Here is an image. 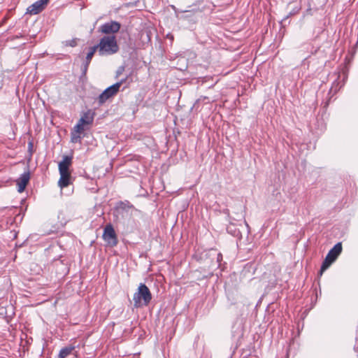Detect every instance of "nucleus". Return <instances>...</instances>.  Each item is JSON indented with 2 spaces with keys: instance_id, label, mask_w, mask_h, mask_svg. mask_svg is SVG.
I'll list each match as a JSON object with an SVG mask.
<instances>
[{
  "instance_id": "obj_7",
  "label": "nucleus",
  "mask_w": 358,
  "mask_h": 358,
  "mask_svg": "<svg viewBox=\"0 0 358 358\" xmlns=\"http://www.w3.org/2000/svg\"><path fill=\"white\" fill-rule=\"evenodd\" d=\"M89 128V127L78 122L71 131V141L73 143H81L82 138L85 136V131Z\"/></svg>"
},
{
  "instance_id": "obj_8",
  "label": "nucleus",
  "mask_w": 358,
  "mask_h": 358,
  "mask_svg": "<svg viewBox=\"0 0 358 358\" xmlns=\"http://www.w3.org/2000/svg\"><path fill=\"white\" fill-rule=\"evenodd\" d=\"M336 260V245H334L327 254L326 258L324 259L322 264L321 266V268L319 271V275H322V273L333 264V262Z\"/></svg>"
},
{
  "instance_id": "obj_16",
  "label": "nucleus",
  "mask_w": 358,
  "mask_h": 358,
  "mask_svg": "<svg viewBox=\"0 0 358 358\" xmlns=\"http://www.w3.org/2000/svg\"><path fill=\"white\" fill-rule=\"evenodd\" d=\"M343 250L342 243L337 242V257L341 255Z\"/></svg>"
},
{
  "instance_id": "obj_3",
  "label": "nucleus",
  "mask_w": 358,
  "mask_h": 358,
  "mask_svg": "<svg viewBox=\"0 0 358 358\" xmlns=\"http://www.w3.org/2000/svg\"><path fill=\"white\" fill-rule=\"evenodd\" d=\"M152 298L151 292L147 285L141 283L133 296L134 306L135 308L147 306L150 303Z\"/></svg>"
},
{
  "instance_id": "obj_1",
  "label": "nucleus",
  "mask_w": 358,
  "mask_h": 358,
  "mask_svg": "<svg viewBox=\"0 0 358 358\" xmlns=\"http://www.w3.org/2000/svg\"><path fill=\"white\" fill-rule=\"evenodd\" d=\"M72 164V157L65 155L63 159L59 163V172L60 178L58 185L61 189L68 187L72 183L71 173L69 168Z\"/></svg>"
},
{
  "instance_id": "obj_9",
  "label": "nucleus",
  "mask_w": 358,
  "mask_h": 358,
  "mask_svg": "<svg viewBox=\"0 0 358 358\" xmlns=\"http://www.w3.org/2000/svg\"><path fill=\"white\" fill-rule=\"evenodd\" d=\"M121 24L116 21H110L102 24L100 30L102 33L106 34H115L120 29Z\"/></svg>"
},
{
  "instance_id": "obj_11",
  "label": "nucleus",
  "mask_w": 358,
  "mask_h": 358,
  "mask_svg": "<svg viewBox=\"0 0 358 358\" xmlns=\"http://www.w3.org/2000/svg\"><path fill=\"white\" fill-rule=\"evenodd\" d=\"M30 180V173L29 171H27L23 173L19 178L16 180V183L17 185V190L19 192H22L27 185L29 181Z\"/></svg>"
},
{
  "instance_id": "obj_5",
  "label": "nucleus",
  "mask_w": 358,
  "mask_h": 358,
  "mask_svg": "<svg viewBox=\"0 0 358 358\" xmlns=\"http://www.w3.org/2000/svg\"><path fill=\"white\" fill-rule=\"evenodd\" d=\"M126 79L121 80L120 82L106 88L98 97L97 100L99 105L103 104L109 99L115 96L119 92L120 87L125 82Z\"/></svg>"
},
{
  "instance_id": "obj_6",
  "label": "nucleus",
  "mask_w": 358,
  "mask_h": 358,
  "mask_svg": "<svg viewBox=\"0 0 358 358\" xmlns=\"http://www.w3.org/2000/svg\"><path fill=\"white\" fill-rule=\"evenodd\" d=\"M102 237L109 247H115L118 243L117 234L111 224L106 225Z\"/></svg>"
},
{
  "instance_id": "obj_20",
  "label": "nucleus",
  "mask_w": 358,
  "mask_h": 358,
  "mask_svg": "<svg viewBox=\"0 0 358 358\" xmlns=\"http://www.w3.org/2000/svg\"><path fill=\"white\" fill-rule=\"evenodd\" d=\"M345 231L343 230L341 234V236H343L345 234Z\"/></svg>"
},
{
  "instance_id": "obj_18",
  "label": "nucleus",
  "mask_w": 358,
  "mask_h": 358,
  "mask_svg": "<svg viewBox=\"0 0 358 358\" xmlns=\"http://www.w3.org/2000/svg\"><path fill=\"white\" fill-rule=\"evenodd\" d=\"M354 350H355V352H357L358 353V336L356 337V341H355V345L354 346Z\"/></svg>"
},
{
  "instance_id": "obj_12",
  "label": "nucleus",
  "mask_w": 358,
  "mask_h": 358,
  "mask_svg": "<svg viewBox=\"0 0 358 358\" xmlns=\"http://www.w3.org/2000/svg\"><path fill=\"white\" fill-rule=\"evenodd\" d=\"M94 121V115L91 113L90 110H88L85 113H84L80 120H78L79 122L81 124H83L87 127H90Z\"/></svg>"
},
{
  "instance_id": "obj_4",
  "label": "nucleus",
  "mask_w": 358,
  "mask_h": 358,
  "mask_svg": "<svg viewBox=\"0 0 358 358\" xmlns=\"http://www.w3.org/2000/svg\"><path fill=\"white\" fill-rule=\"evenodd\" d=\"M355 52H349L345 55L343 64L341 69H337V87L341 83L340 88L343 87L348 78L350 65L352 61Z\"/></svg>"
},
{
  "instance_id": "obj_14",
  "label": "nucleus",
  "mask_w": 358,
  "mask_h": 358,
  "mask_svg": "<svg viewBox=\"0 0 358 358\" xmlns=\"http://www.w3.org/2000/svg\"><path fill=\"white\" fill-rule=\"evenodd\" d=\"M97 50H98V48L96 45L90 48L89 52H87V56H86L85 62L87 63V65H90L91 60Z\"/></svg>"
},
{
  "instance_id": "obj_2",
  "label": "nucleus",
  "mask_w": 358,
  "mask_h": 358,
  "mask_svg": "<svg viewBox=\"0 0 358 358\" xmlns=\"http://www.w3.org/2000/svg\"><path fill=\"white\" fill-rule=\"evenodd\" d=\"M96 46L100 55H113L119 50V46L115 36H103Z\"/></svg>"
},
{
  "instance_id": "obj_13",
  "label": "nucleus",
  "mask_w": 358,
  "mask_h": 358,
  "mask_svg": "<svg viewBox=\"0 0 358 358\" xmlns=\"http://www.w3.org/2000/svg\"><path fill=\"white\" fill-rule=\"evenodd\" d=\"M74 349L75 347L73 345H69L62 348L59 352L58 358H66V357L71 354Z\"/></svg>"
},
{
  "instance_id": "obj_15",
  "label": "nucleus",
  "mask_w": 358,
  "mask_h": 358,
  "mask_svg": "<svg viewBox=\"0 0 358 358\" xmlns=\"http://www.w3.org/2000/svg\"><path fill=\"white\" fill-rule=\"evenodd\" d=\"M63 44L66 47H76L78 45V39L73 38L71 40H67L63 42Z\"/></svg>"
},
{
  "instance_id": "obj_10",
  "label": "nucleus",
  "mask_w": 358,
  "mask_h": 358,
  "mask_svg": "<svg viewBox=\"0 0 358 358\" xmlns=\"http://www.w3.org/2000/svg\"><path fill=\"white\" fill-rule=\"evenodd\" d=\"M48 1H35L28 7L27 13L30 15H36L43 10L47 6Z\"/></svg>"
},
{
  "instance_id": "obj_21",
  "label": "nucleus",
  "mask_w": 358,
  "mask_h": 358,
  "mask_svg": "<svg viewBox=\"0 0 358 358\" xmlns=\"http://www.w3.org/2000/svg\"><path fill=\"white\" fill-rule=\"evenodd\" d=\"M357 335H358V330H357Z\"/></svg>"
},
{
  "instance_id": "obj_19",
  "label": "nucleus",
  "mask_w": 358,
  "mask_h": 358,
  "mask_svg": "<svg viewBox=\"0 0 358 358\" xmlns=\"http://www.w3.org/2000/svg\"><path fill=\"white\" fill-rule=\"evenodd\" d=\"M88 66H89V65H87V63L85 62V66H84V68H83V75H85H85H86V73H87Z\"/></svg>"
},
{
  "instance_id": "obj_17",
  "label": "nucleus",
  "mask_w": 358,
  "mask_h": 358,
  "mask_svg": "<svg viewBox=\"0 0 358 358\" xmlns=\"http://www.w3.org/2000/svg\"><path fill=\"white\" fill-rule=\"evenodd\" d=\"M121 205H124L123 208H125L126 206L128 208H133V205L130 204L129 202L127 201V203L121 202Z\"/></svg>"
}]
</instances>
